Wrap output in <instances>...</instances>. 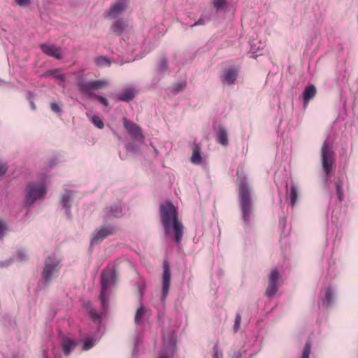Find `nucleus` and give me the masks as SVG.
I'll use <instances>...</instances> for the list:
<instances>
[{
    "mask_svg": "<svg viewBox=\"0 0 358 358\" xmlns=\"http://www.w3.org/2000/svg\"><path fill=\"white\" fill-rule=\"evenodd\" d=\"M160 214L164 233L167 236L171 228L175 233V242L179 243L182 237L183 224L178 220V213L173 204L171 202L160 206Z\"/></svg>",
    "mask_w": 358,
    "mask_h": 358,
    "instance_id": "1",
    "label": "nucleus"
},
{
    "mask_svg": "<svg viewBox=\"0 0 358 358\" xmlns=\"http://www.w3.org/2000/svg\"><path fill=\"white\" fill-rule=\"evenodd\" d=\"M238 192L243 218L245 222H248L252 211V206L249 188L245 182L241 181L239 183Z\"/></svg>",
    "mask_w": 358,
    "mask_h": 358,
    "instance_id": "2",
    "label": "nucleus"
},
{
    "mask_svg": "<svg viewBox=\"0 0 358 358\" xmlns=\"http://www.w3.org/2000/svg\"><path fill=\"white\" fill-rule=\"evenodd\" d=\"M46 194L45 183L30 182L26 187L25 202L32 205L36 200L42 198Z\"/></svg>",
    "mask_w": 358,
    "mask_h": 358,
    "instance_id": "3",
    "label": "nucleus"
},
{
    "mask_svg": "<svg viewBox=\"0 0 358 358\" xmlns=\"http://www.w3.org/2000/svg\"><path fill=\"white\" fill-rule=\"evenodd\" d=\"M108 85L106 80H94L91 81L80 82L78 87L81 93L89 98H92L96 94L93 93L94 90L105 88Z\"/></svg>",
    "mask_w": 358,
    "mask_h": 358,
    "instance_id": "4",
    "label": "nucleus"
},
{
    "mask_svg": "<svg viewBox=\"0 0 358 358\" xmlns=\"http://www.w3.org/2000/svg\"><path fill=\"white\" fill-rule=\"evenodd\" d=\"M322 169L327 176L330 173L334 164L335 153L331 149L327 141H325L321 148Z\"/></svg>",
    "mask_w": 358,
    "mask_h": 358,
    "instance_id": "5",
    "label": "nucleus"
},
{
    "mask_svg": "<svg viewBox=\"0 0 358 358\" xmlns=\"http://www.w3.org/2000/svg\"><path fill=\"white\" fill-rule=\"evenodd\" d=\"M61 259L56 256H50L45 261V266L42 272V279L48 284L52 280L55 272L59 267Z\"/></svg>",
    "mask_w": 358,
    "mask_h": 358,
    "instance_id": "6",
    "label": "nucleus"
},
{
    "mask_svg": "<svg viewBox=\"0 0 358 358\" xmlns=\"http://www.w3.org/2000/svg\"><path fill=\"white\" fill-rule=\"evenodd\" d=\"M115 274L110 271L103 272L101 275V292L100 294V300L102 306L104 308L107 303L106 292L115 283Z\"/></svg>",
    "mask_w": 358,
    "mask_h": 358,
    "instance_id": "7",
    "label": "nucleus"
},
{
    "mask_svg": "<svg viewBox=\"0 0 358 358\" xmlns=\"http://www.w3.org/2000/svg\"><path fill=\"white\" fill-rule=\"evenodd\" d=\"M171 268L167 261L163 263V274H162V299L165 301L171 286Z\"/></svg>",
    "mask_w": 358,
    "mask_h": 358,
    "instance_id": "8",
    "label": "nucleus"
},
{
    "mask_svg": "<svg viewBox=\"0 0 358 358\" xmlns=\"http://www.w3.org/2000/svg\"><path fill=\"white\" fill-rule=\"evenodd\" d=\"M128 0H117L111 4L106 13V17L115 19L120 15L128 6Z\"/></svg>",
    "mask_w": 358,
    "mask_h": 358,
    "instance_id": "9",
    "label": "nucleus"
},
{
    "mask_svg": "<svg viewBox=\"0 0 358 358\" xmlns=\"http://www.w3.org/2000/svg\"><path fill=\"white\" fill-rule=\"evenodd\" d=\"M115 231V229L113 226L104 225L95 231V233L92 238V243H97L103 241L107 236L113 234Z\"/></svg>",
    "mask_w": 358,
    "mask_h": 358,
    "instance_id": "10",
    "label": "nucleus"
},
{
    "mask_svg": "<svg viewBox=\"0 0 358 358\" xmlns=\"http://www.w3.org/2000/svg\"><path fill=\"white\" fill-rule=\"evenodd\" d=\"M279 278V273L277 269H273L269 276L268 285L266 289V295L273 297L278 291L277 282Z\"/></svg>",
    "mask_w": 358,
    "mask_h": 358,
    "instance_id": "11",
    "label": "nucleus"
},
{
    "mask_svg": "<svg viewBox=\"0 0 358 358\" xmlns=\"http://www.w3.org/2000/svg\"><path fill=\"white\" fill-rule=\"evenodd\" d=\"M124 127L128 133L134 138L137 140L143 139L141 127L136 124L129 121L127 118L123 120Z\"/></svg>",
    "mask_w": 358,
    "mask_h": 358,
    "instance_id": "12",
    "label": "nucleus"
},
{
    "mask_svg": "<svg viewBox=\"0 0 358 358\" xmlns=\"http://www.w3.org/2000/svg\"><path fill=\"white\" fill-rule=\"evenodd\" d=\"M41 49L48 56L54 57L57 59H60L63 57L61 48L57 47L53 44H42L41 45Z\"/></svg>",
    "mask_w": 358,
    "mask_h": 358,
    "instance_id": "13",
    "label": "nucleus"
},
{
    "mask_svg": "<svg viewBox=\"0 0 358 358\" xmlns=\"http://www.w3.org/2000/svg\"><path fill=\"white\" fill-rule=\"evenodd\" d=\"M128 24L122 18L116 20L110 26V31L117 36H121L127 29Z\"/></svg>",
    "mask_w": 358,
    "mask_h": 358,
    "instance_id": "14",
    "label": "nucleus"
},
{
    "mask_svg": "<svg viewBox=\"0 0 358 358\" xmlns=\"http://www.w3.org/2000/svg\"><path fill=\"white\" fill-rule=\"evenodd\" d=\"M192 154L191 157V162L194 164H199L201 163V145L194 142L192 146Z\"/></svg>",
    "mask_w": 358,
    "mask_h": 358,
    "instance_id": "15",
    "label": "nucleus"
},
{
    "mask_svg": "<svg viewBox=\"0 0 358 358\" xmlns=\"http://www.w3.org/2000/svg\"><path fill=\"white\" fill-rule=\"evenodd\" d=\"M62 349L65 355H69L77 345L76 342L69 337H63L61 342Z\"/></svg>",
    "mask_w": 358,
    "mask_h": 358,
    "instance_id": "16",
    "label": "nucleus"
},
{
    "mask_svg": "<svg viewBox=\"0 0 358 358\" xmlns=\"http://www.w3.org/2000/svg\"><path fill=\"white\" fill-rule=\"evenodd\" d=\"M238 76V71L236 69H229L224 71V74L222 77L223 81L227 83L228 85H234L236 80Z\"/></svg>",
    "mask_w": 358,
    "mask_h": 358,
    "instance_id": "17",
    "label": "nucleus"
},
{
    "mask_svg": "<svg viewBox=\"0 0 358 358\" xmlns=\"http://www.w3.org/2000/svg\"><path fill=\"white\" fill-rule=\"evenodd\" d=\"M104 216L106 217H120L122 214V208L118 205L111 206L110 207H106L103 210Z\"/></svg>",
    "mask_w": 358,
    "mask_h": 358,
    "instance_id": "18",
    "label": "nucleus"
},
{
    "mask_svg": "<svg viewBox=\"0 0 358 358\" xmlns=\"http://www.w3.org/2000/svg\"><path fill=\"white\" fill-rule=\"evenodd\" d=\"M316 93V87L313 85H308L305 88L303 92V101L305 106H306L308 104L310 100H311L315 96Z\"/></svg>",
    "mask_w": 358,
    "mask_h": 358,
    "instance_id": "19",
    "label": "nucleus"
},
{
    "mask_svg": "<svg viewBox=\"0 0 358 358\" xmlns=\"http://www.w3.org/2000/svg\"><path fill=\"white\" fill-rule=\"evenodd\" d=\"M217 142L224 146L229 145L228 134L227 130L222 127H220L218 128Z\"/></svg>",
    "mask_w": 358,
    "mask_h": 358,
    "instance_id": "20",
    "label": "nucleus"
},
{
    "mask_svg": "<svg viewBox=\"0 0 358 358\" xmlns=\"http://www.w3.org/2000/svg\"><path fill=\"white\" fill-rule=\"evenodd\" d=\"M135 97V93L131 89H126L118 97V99L122 101H129Z\"/></svg>",
    "mask_w": 358,
    "mask_h": 358,
    "instance_id": "21",
    "label": "nucleus"
},
{
    "mask_svg": "<svg viewBox=\"0 0 358 358\" xmlns=\"http://www.w3.org/2000/svg\"><path fill=\"white\" fill-rule=\"evenodd\" d=\"M146 312L147 310L143 306H141L137 309L134 317V322L136 325H139L141 324L143 318L145 316Z\"/></svg>",
    "mask_w": 358,
    "mask_h": 358,
    "instance_id": "22",
    "label": "nucleus"
},
{
    "mask_svg": "<svg viewBox=\"0 0 358 358\" xmlns=\"http://www.w3.org/2000/svg\"><path fill=\"white\" fill-rule=\"evenodd\" d=\"M289 199L291 205L292 207H294L296 205L298 199V190L296 185L294 184H292L290 187Z\"/></svg>",
    "mask_w": 358,
    "mask_h": 358,
    "instance_id": "23",
    "label": "nucleus"
},
{
    "mask_svg": "<svg viewBox=\"0 0 358 358\" xmlns=\"http://www.w3.org/2000/svg\"><path fill=\"white\" fill-rule=\"evenodd\" d=\"M71 199V195L69 194H64L62 197L61 202L63 205V207L66 208V214L69 217H71V212H70V208L71 205L69 204L70 201Z\"/></svg>",
    "mask_w": 358,
    "mask_h": 358,
    "instance_id": "24",
    "label": "nucleus"
},
{
    "mask_svg": "<svg viewBox=\"0 0 358 358\" xmlns=\"http://www.w3.org/2000/svg\"><path fill=\"white\" fill-rule=\"evenodd\" d=\"M45 77L53 76L59 80H64V76L60 73V70L58 69L49 70L44 75Z\"/></svg>",
    "mask_w": 358,
    "mask_h": 358,
    "instance_id": "25",
    "label": "nucleus"
},
{
    "mask_svg": "<svg viewBox=\"0 0 358 358\" xmlns=\"http://www.w3.org/2000/svg\"><path fill=\"white\" fill-rule=\"evenodd\" d=\"M95 63L97 66H108L111 64L109 59L106 56H99L95 59Z\"/></svg>",
    "mask_w": 358,
    "mask_h": 358,
    "instance_id": "26",
    "label": "nucleus"
},
{
    "mask_svg": "<svg viewBox=\"0 0 358 358\" xmlns=\"http://www.w3.org/2000/svg\"><path fill=\"white\" fill-rule=\"evenodd\" d=\"M211 3L214 9L219 10L226 6L227 1L226 0H212Z\"/></svg>",
    "mask_w": 358,
    "mask_h": 358,
    "instance_id": "27",
    "label": "nucleus"
},
{
    "mask_svg": "<svg viewBox=\"0 0 358 358\" xmlns=\"http://www.w3.org/2000/svg\"><path fill=\"white\" fill-rule=\"evenodd\" d=\"M311 350V345L310 343L306 342L303 349L301 358H309Z\"/></svg>",
    "mask_w": 358,
    "mask_h": 358,
    "instance_id": "28",
    "label": "nucleus"
},
{
    "mask_svg": "<svg viewBox=\"0 0 358 358\" xmlns=\"http://www.w3.org/2000/svg\"><path fill=\"white\" fill-rule=\"evenodd\" d=\"M213 358H222V352L218 348V343H215L213 348Z\"/></svg>",
    "mask_w": 358,
    "mask_h": 358,
    "instance_id": "29",
    "label": "nucleus"
},
{
    "mask_svg": "<svg viewBox=\"0 0 358 358\" xmlns=\"http://www.w3.org/2000/svg\"><path fill=\"white\" fill-rule=\"evenodd\" d=\"M336 194L339 201L343 199V193L342 189V185L339 182H336Z\"/></svg>",
    "mask_w": 358,
    "mask_h": 358,
    "instance_id": "30",
    "label": "nucleus"
},
{
    "mask_svg": "<svg viewBox=\"0 0 358 358\" xmlns=\"http://www.w3.org/2000/svg\"><path fill=\"white\" fill-rule=\"evenodd\" d=\"M92 121L93 124L97 127L99 129L103 128L104 124L103 121L98 116H93L92 117Z\"/></svg>",
    "mask_w": 358,
    "mask_h": 358,
    "instance_id": "31",
    "label": "nucleus"
},
{
    "mask_svg": "<svg viewBox=\"0 0 358 358\" xmlns=\"http://www.w3.org/2000/svg\"><path fill=\"white\" fill-rule=\"evenodd\" d=\"M325 299H326L327 306H330L331 303L333 302V299H334L333 292L331 290V289H329V288L327 289V290L326 292Z\"/></svg>",
    "mask_w": 358,
    "mask_h": 358,
    "instance_id": "32",
    "label": "nucleus"
},
{
    "mask_svg": "<svg viewBox=\"0 0 358 358\" xmlns=\"http://www.w3.org/2000/svg\"><path fill=\"white\" fill-rule=\"evenodd\" d=\"M89 315L93 321L96 322L100 320L101 317L94 309H90L89 311Z\"/></svg>",
    "mask_w": 358,
    "mask_h": 358,
    "instance_id": "33",
    "label": "nucleus"
},
{
    "mask_svg": "<svg viewBox=\"0 0 358 358\" xmlns=\"http://www.w3.org/2000/svg\"><path fill=\"white\" fill-rule=\"evenodd\" d=\"M241 322V316L240 314H237L236 315L235 322H234V329L236 331H238L240 329Z\"/></svg>",
    "mask_w": 358,
    "mask_h": 358,
    "instance_id": "34",
    "label": "nucleus"
},
{
    "mask_svg": "<svg viewBox=\"0 0 358 358\" xmlns=\"http://www.w3.org/2000/svg\"><path fill=\"white\" fill-rule=\"evenodd\" d=\"M8 170V166L6 163L0 162V178H2Z\"/></svg>",
    "mask_w": 358,
    "mask_h": 358,
    "instance_id": "35",
    "label": "nucleus"
},
{
    "mask_svg": "<svg viewBox=\"0 0 358 358\" xmlns=\"http://www.w3.org/2000/svg\"><path fill=\"white\" fill-rule=\"evenodd\" d=\"M94 346V342L92 340H87L83 344V350H88Z\"/></svg>",
    "mask_w": 358,
    "mask_h": 358,
    "instance_id": "36",
    "label": "nucleus"
},
{
    "mask_svg": "<svg viewBox=\"0 0 358 358\" xmlns=\"http://www.w3.org/2000/svg\"><path fill=\"white\" fill-rule=\"evenodd\" d=\"M93 98L97 99L101 103H102L105 106H108V102L105 97L99 96V95H96Z\"/></svg>",
    "mask_w": 358,
    "mask_h": 358,
    "instance_id": "37",
    "label": "nucleus"
},
{
    "mask_svg": "<svg viewBox=\"0 0 358 358\" xmlns=\"http://www.w3.org/2000/svg\"><path fill=\"white\" fill-rule=\"evenodd\" d=\"M186 83L183 82V83H180L179 84H177L176 86H175V89H174V91L176 92H179L180 91H182L185 87H186Z\"/></svg>",
    "mask_w": 358,
    "mask_h": 358,
    "instance_id": "38",
    "label": "nucleus"
},
{
    "mask_svg": "<svg viewBox=\"0 0 358 358\" xmlns=\"http://www.w3.org/2000/svg\"><path fill=\"white\" fill-rule=\"evenodd\" d=\"M6 230V224L3 222H0V238L5 236Z\"/></svg>",
    "mask_w": 358,
    "mask_h": 358,
    "instance_id": "39",
    "label": "nucleus"
},
{
    "mask_svg": "<svg viewBox=\"0 0 358 358\" xmlns=\"http://www.w3.org/2000/svg\"><path fill=\"white\" fill-rule=\"evenodd\" d=\"M50 108H51V110L55 113H58L61 112V109H60L59 105L56 103H51Z\"/></svg>",
    "mask_w": 358,
    "mask_h": 358,
    "instance_id": "40",
    "label": "nucleus"
},
{
    "mask_svg": "<svg viewBox=\"0 0 358 358\" xmlns=\"http://www.w3.org/2000/svg\"><path fill=\"white\" fill-rule=\"evenodd\" d=\"M167 67V63L165 59H162L159 64V68L161 71H164Z\"/></svg>",
    "mask_w": 358,
    "mask_h": 358,
    "instance_id": "41",
    "label": "nucleus"
},
{
    "mask_svg": "<svg viewBox=\"0 0 358 358\" xmlns=\"http://www.w3.org/2000/svg\"><path fill=\"white\" fill-rule=\"evenodd\" d=\"M18 5L27 6L30 3V0H15Z\"/></svg>",
    "mask_w": 358,
    "mask_h": 358,
    "instance_id": "42",
    "label": "nucleus"
},
{
    "mask_svg": "<svg viewBox=\"0 0 358 358\" xmlns=\"http://www.w3.org/2000/svg\"><path fill=\"white\" fill-rule=\"evenodd\" d=\"M204 23H205L204 20L202 17H201L194 24H192V27L202 25V24H204Z\"/></svg>",
    "mask_w": 358,
    "mask_h": 358,
    "instance_id": "43",
    "label": "nucleus"
},
{
    "mask_svg": "<svg viewBox=\"0 0 358 358\" xmlns=\"http://www.w3.org/2000/svg\"><path fill=\"white\" fill-rule=\"evenodd\" d=\"M18 256L21 260H24L26 259V255H24L22 252H18Z\"/></svg>",
    "mask_w": 358,
    "mask_h": 358,
    "instance_id": "44",
    "label": "nucleus"
},
{
    "mask_svg": "<svg viewBox=\"0 0 358 358\" xmlns=\"http://www.w3.org/2000/svg\"><path fill=\"white\" fill-rule=\"evenodd\" d=\"M159 358H169V356L164 353V352H162L160 355H159Z\"/></svg>",
    "mask_w": 358,
    "mask_h": 358,
    "instance_id": "45",
    "label": "nucleus"
},
{
    "mask_svg": "<svg viewBox=\"0 0 358 358\" xmlns=\"http://www.w3.org/2000/svg\"><path fill=\"white\" fill-rule=\"evenodd\" d=\"M45 358H46V357H45Z\"/></svg>",
    "mask_w": 358,
    "mask_h": 358,
    "instance_id": "46",
    "label": "nucleus"
}]
</instances>
